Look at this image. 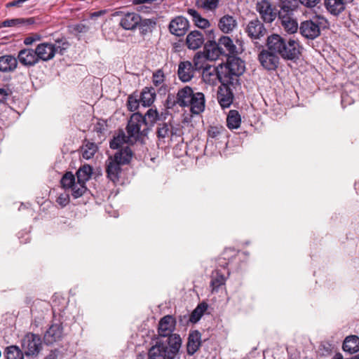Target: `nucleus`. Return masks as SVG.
<instances>
[{"mask_svg": "<svg viewBox=\"0 0 359 359\" xmlns=\"http://www.w3.org/2000/svg\"><path fill=\"white\" fill-rule=\"evenodd\" d=\"M245 72L244 62L235 55L229 57L225 65H220L221 83L231 84L233 88L240 85L239 77Z\"/></svg>", "mask_w": 359, "mask_h": 359, "instance_id": "obj_1", "label": "nucleus"}, {"mask_svg": "<svg viewBox=\"0 0 359 359\" xmlns=\"http://www.w3.org/2000/svg\"><path fill=\"white\" fill-rule=\"evenodd\" d=\"M238 252L233 248H226L218 259V266L222 269H217L212 271L211 275L210 286L212 292H217L218 288L224 285L229 272L226 267L237 255Z\"/></svg>", "mask_w": 359, "mask_h": 359, "instance_id": "obj_2", "label": "nucleus"}, {"mask_svg": "<svg viewBox=\"0 0 359 359\" xmlns=\"http://www.w3.org/2000/svg\"><path fill=\"white\" fill-rule=\"evenodd\" d=\"M145 121V118L139 112L134 113L130 116L126 127L128 140L130 144L135 143L140 136L147 135L149 129Z\"/></svg>", "mask_w": 359, "mask_h": 359, "instance_id": "obj_3", "label": "nucleus"}, {"mask_svg": "<svg viewBox=\"0 0 359 359\" xmlns=\"http://www.w3.org/2000/svg\"><path fill=\"white\" fill-rule=\"evenodd\" d=\"M295 11L280 10L278 12V18L280 20V25L283 29L288 34H294L297 32L299 27L294 16Z\"/></svg>", "mask_w": 359, "mask_h": 359, "instance_id": "obj_4", "label": "nucleus"}, {"mask_svg": "<svg viewBox=\"0 0 359 359\" xmlns=\"http://www.w3.org/2000/svg\"><path fill=\"white\" fill-rule=\"evenodd\" d=\"M320 25L318 18L304 20L299 25V32L306 39H314L320 34Z\"/></svg>", "mask_w": 359, "mask_h": 359, "instance_id": "obj_5", "label": "nucleus"}, {"mask_svg": "<svg viewBox=\"0 0 359 359\" xmlns=\"http://www.w3.org/2000/svg\"><path fill=\"white\" fill-rule=\"evenodd\" d=\"M301 55L300 45L297 40L285 39V45L282 48L279 57L283 60L296 61Z\"/></svg>", "mask_w": 359, "mask_h": 359, "instance_id": "obj_6", "label": "nucleus"}, {"mask_svg": "<svg viewBox=\"0 0 359 359\" xmlns=\"http://www.w3.org/2000/svg\"><path fill=\"white\" fill-rule=\"evenodd\" d=\"M261 65L268 71H275L280 64V57L269 48L263 49L258 55Z\"/></svg>", "mask_w": 359, "mask_h": 359, "instance_id": "obj_7", "label": "nucleus"}, {"mask_svg": "<svg viewBox=\"0 0 359 359\" xmlns=\"http://www.w3.org/2000/svg\"><path fill=\"white\" fill-rule=\"evenodd\" d=\"M245 32L252 40H258L265 36L267 30L257 18L250 20L246 26Z\"/></svg>", "mask_w": 359, "mask_h": 359, "instance_id": "obj_8", "label": "nucleus"}, {"mask_svg": "<svg viewBox=\"0 0 359 359\" xmlns=\"http://www.w3.org/2000/svg\"><path fill=\"white\" fill-rule=\"evenodd\" d=\"M256 10L262 19L266 23L272 22L276 18V12L272 4L267 0H262L256 4Z\"/></svg>", "mask_w": 359, "mask_h": 359, "instance_id": "obj_9", "label": "nucleus"}, {"mask_svg": "<svg viewBox=\"0 0 359 359\" xmlns=\"http://www.w3.org/2000/svg\"><path fill=\"white\" fill-rule=\"evenodd\" d=\"M170 32L177 36H184L189 28V23L183 16H177L172 19L168 26Z\"/></svg>", "mask_w": 359, "mask_h": 359, "instance_id": "obj_10", "label": "nucleus"}, {"mask_svg": "<svg viewBox=\"0 0 359 359\" xmlns=\"http://www.w3.org/2000/svg\"><path fill=\"white\" fill-rule=\"evenodd\" d=\"M353 0H324L326 11L333 16H339Z\"/></svg>", "mask_w": 359, "mask_h": 359, "instance_id": "obj_11", "label": "nucleus"}, {"mask_svg": "<svg viewBox=\"0 0 359 359\" xmlns=\"http://www.w3.org/2000/svg\"><path fill=\"white\" fill-rule=\"evenodd\" d=\"M176 319L171 315H167L161 318L158 322V333L163 337L170 336L175 330Z\"/></svg>", "mask_w": 359, "mask_h": 359, "instance_id": "obj_12", "label": "nucleus"}, {"mask_svg": "<svg viewBox=\"0 0 359 359\" xmlns=\"http://www.w3.org/2000/svg\"><path fill=\"white\" fill-rule=\"evenodd\" d=\"M231 84L222 83L217 91V100L220 106L224 109L230 107L233 100V94Z\"/></svg>", "mask_w": 359, "mask_h": 359, "instance_id": "obj_13", "label": "nucleus"}, {"mask_svg": "<svg viewBox=\"0 0 359 359\" xmlns=\"http://www.w3.org/2000/svg\"><path fill=\"white\" fill-rule=\"evenodd\" d=\"M27 350L24 351V354L27 356H36L42 348V342L41 337L34 334L29 333L26 335Z\"/></svg>", "mask_w": 359, "mask_h": 359, "instance_id": "obj_14", "label": "nucleus"}, {"mask_svg": "<svg viewBox=\"0 0 359 359\" xmlns=\"http://www.w3.org/2000/svg\"><path fill=\"white\" fill-rule=\"evenodd\" d=\"M205 106V100L204 94L201 92H194L186 107L189 108L192 114H199L204 111Z\"/></svg>", "mask_w": 359, "mask_h": 359, "instance_id": "obj_15", "label": "nucleus"}, {"mask_svg": "<svg viewBox=\"0 0 359 359\" xmlns=\"http://www.w3.org/2000/svg\"><path fill=\"white\" fill-rule=\"evenodd\" d=\"M196 69L190 61H182L178 65L177 76L182 82H189L194 76Z\"/></svg>", "mask_w": 359, "mask_h": 359, "instance_id": "obj_16", "label": "nucleus"}, {"mask_svg": "<svg viewBox=\"0 0 359 359\" xmlns=\"http://www.w3.org/2000/svg\"><path fill=\"white\" fill-rule=\"evenodd\" d=\"M359 95V87L353 83H347L344 87V91L341 94V104H350L354 102L357 99V95Z\"/></svg>", "mask_w": 359, "mask_h": 359, "instance_id": "obj_17", "label": "nucleus"}, {"mask_svg": "<svg viewBox=\"0 0 359 359\" xmlns=\"http://www.w3.org/2000/svg\"><path fill=\"white\" fill-rule=\"evenodd\" d=\"M121 165V164L112 156L109 157L106 161L107 176L113 182H116L119 180Z\"/></svg>", "mask_w": 359, "mask_h": 359, "instance_id": "obj_18", "label": "nucleus"}, {"mask_svg": "<svg viewBox=\"0 0 359 359\" xmlns=\"http://www.w3.org/2000/svg\"><path fill=\"white\" fill-rule=\"evenodd\" d=\"M63 327L60 323H55L50 326L44 334L46 344H53L60 340L62 337Z\"/></svg>", "mask_w": 359, "mask_h": 359, "instance_id": "obj_19", "label": "nucleus"}, {"mask_svg": "<svg viewBox=\"0 0 359 359\" xmlns=\"http://www.w3.org/2000/svg\"><path fill=\"white\" fill-rule=\"evenodd\" d=\"M204 35L201 32L195 30L191 32L186 38V44L189 49L196 50L203 45L205 46Z\"/></svg>", "mask_w": 359, "mask_h": 359, "instance_id": "obj_20", "label": "nucleus"}, {"mask_svg": "<svg viewBox=\"0 0 359 359\" xmlns=\"http://www.w3.org/2000/svg\"><path fill=\"white\" fill-rule=\"evenodd\" d=\"M285 39L278 34H273L267 37L266 47L271 51L279 56L283 46L285 45Z\"/></svg>", "mask_w": 359, "mask_h": 359, "instance_id": "obj_21", "label": "nucleus"}, {"mask_svg": "<svg viewBox=\"0 0 359 359\" xmlns=\"http://www.w3.org/2000/svg\"><path fill=\"white\" fill-rule=\"evenodd\" d=\"M223 49L219 47L218 42L209 40L204 46V53L208 60H216L220 55H224Z\"/></svg>", "mask_w": 359, "mask_h": 359, "instance_id": "obj_22", "label": "nucleus"}, {"mask_svg": "<svg viewBox=\"0 0 359 359\" xmlns=\"http://www.w3.org/2000/svg\"><path fill=\"white\" fill-rule=\"evenodd\" d=\"M141 22V17L135 13H128L121 19L120 25L126 30H133Z\"/></svg>", "mask_w": 359, "mask_h": 359, "instance_id": "obj_23", "label": "nucleus"}, {"mask_svg": "<svg viewBox=\"0 0 359 359\" xmlns=\"http://www.w3.org/2000/svg\"><path fill=\"white\" fill-rule=\"evenodd\" d=\"M219 74L220 66L217 67L208 66L203 69L202 78L205 83L210 85H215L217 83V81L221 82V76Z\"/></svg>", "mask_w": 359, "mask_h": 359, "instance_id": "obj_24", "label": "nucleus"}, {"mask_svg": "<svg viewBox=\"0 0 359 359\" xmlns=\"http://www.w3.org/2000/svg\"><path fill=\"white\" fill-rule=\"evenodd\" d=\"M148 355L149 359H156L157 358L161 359H163L164 358H168V346L161 341H157L156 344L149 348Z\"/></svg>", "mask_w": 359, "mask_h": 359, "instance_id": "obj_25", "label": "nucleus"}, {"mask_svg": "<svg viewBox=\"0 0 359 359\" xmlns=\"http://www.w3.org/2000/svg\"><path fill=\"white\" fill-rule=\"evenodd\" d=\"M168 337V358L163 359H174L180 351L182 346V339L178 334H173Z\"/></svg>", "mask_w": 359, "mask_h": 359, "instance_id": "obj_26", "label": "nucleus"}, {"mask_svg": "<svg viewBox=\"0 0 359 359\" xmlns=\"http://www.w3.org/2000/svg\"><path fill=\"white\" fill-rule=\"evenodd\" d=\"M193 93V89L187 86L180 89L174 100V104L181 107H186Z\"/></svg>", "mask_w": 359, "mask_h": 359, "instance_id": "obj_27", "label": "nucleus"}, {"mask_svg": "<svg viewBox=\"0 0 359 359\" xmlns=\"http://www.w3.org/2000/svg\"><path fill=\"white\" fill-rule=\"evenodd\" d=\"M201 334L197 331H193L189 334L188 341L187 344V351L189 355H194L201 344Z\"/></svg>", "mask_w": 359, "mask_h": 359, "instance_id": "obj_28", "label": "nucleus"}, {"mask_svg": "<svg viewBox=\"0 0 359 359\" xmlns=\"http://www.w3.org/2000/svg\"><path fill=\"white\" fill-rule=\"evenodd\" d=\"M219 47L223 50L224 55L231 57L236 55L238 53L237 48L233 44L232 39L227 36H222L218 41Z\"/></svg>", "mask_w": 359, "mask_h": 359, "instance_id": "obj_29", "label": "nucleus"}, {"mask_svg": "<svg viewBox=\"0 0 359 359\" xmlns=\"http://www.w3.org/2000/svg\"><path fill=\"white\" fill-rule=\"evenodd\" d=\"M36 53L39 59L48 61L54 57L55 53L52 43H43L37 46Z\"/></svg>", "mask_w": 359, "mask_h": 359, "instance_id": "obj_30", "label": "nucleus"}, {"mask_svg": "<svg viewBox=\"0 0 359 359\" xmlns=\"http://www.w3.org/2000/svg\"><path fill=\"white\" fill-rule=\"evenodd\" d=\"M318 353L324 357H331L332 359H344L341 353L337 351V348L329 343H323L319 346Z\"/></svg>", "mask_w": 359, "mask_h": 359, "instance_id": "obj_31", "label": "nucleus"}, {"mask_svg": "<svg viewBox=\"0 0 359 359\" xmlns=\"http://www.w3.org/2000/svg\"><path fill=\"white\" fill-rule=\"evenodd\" d=\"M342 348L344 352L353 354L359 351V337L355 335H350L345 338Z\"/></svg>", "mask_w": 359, "mask_h": 359, "instance_id": "obj_32", "label": "nucleus"}, {"mask_svg": "<svg viewBox=\"0 0 359 359\" xmlns=\"http://www.w3.org/2000/svg\"><path fill=\"white\" fill-rule=\"evenodd\" d=\"M236 25V20L233 16L229 15H226L222 17L218 23L219 28L224 33H229L232 32Z\"/></svg>", "mask_w": 359, "mask_h": 359, "instance_id": "obj_33", "label": "nucleus"}, {"mask_svg": "<svg viewBox=\"0 0 359 359\" xmlns=\"http://www.w3.org/2000/svg\"><path fill=\"white\" fill-rule=\"evenodd\" d=\"M187 13L191 16L194 25L201 29L207 28L210 26V22L203 18L201 14L194 8H189Z\"/></svg>", "mask_w": 359, "mask_h": 359, "instance_id": "obj_34", "label": "nucleus"}, {"mask_svg": "<svg viewBox=\"0 0 359 359\" xmlns=\"http://www.w3.org/2000/svg\"><path fill=\"white\" fill-rule=\"evenodd\" d=\"M156 97V92L153 88L145 87L140 95V102L144 107L151 106Z\"/></svg>", "mask_w": 359, "mask_h": 359, "instance_id": "obj_35", "label": "nucleus"}, {"mask_svg": "<svg viewBox=\"0 0 359 359\" xmlns=\"http://www.w3.org/2000/svg\"><path fill=\"white\" fill-rule=\"evenodd\" d=\"M133 157V151L129 147H125L117 151L114 158L121 165H126L130 163Z\"/></svg>", "mask_w": 359, "mask_h": 359, "instance_id": "obj_36", "label": "nucleus"}, {"mask_svg": "<svg viewBox=\"0 0 359 359\" xmlns=\"http://www.w3.org/2000/svg\"><path fill=\"white\" fill-rule=\"evenodd\" d=\"M17 60L15 57L6 55L0 57V71L10 72L17 67Z\"/></svg>", "mask_w": 359, "mask_h": 359, "instance_id": "obj_37", "label": "nucleus"}, {"mask_svg": "<svg viewBox=\"0 0 359 359\" xmlns=\"http://www.w3.org/2000/svg\"><path fill=\"white\" fill-rule=\"evenodd\" d=\"M163 114H159L156 109L152 108L147 110L143 118H145V124L149 129L158 121L162 119Z\"/></svg>", "mask_w": 359, "mask_h": 359, "instance_id": "obj_38", "label": "nucleus"}, {"mask_svg": "<svg viewBox=\"0 0 359 359\" xmlns=\"http://www.w3.org/2000/svg\"><path fill=\"white\" fill-rule=\"evenodd\" d=\"M241 123V116L238 111L230 110L226 118V125L230 130L237 129Z\"/></svg>", "mask_w": 359, "mask_h": 359, "instance_id": "obj_39", "label": "nucleus"}, {"mask_svg": "<svg viewBox=\"0 0 359 359\" xmlns=\"http://www.w3.org/2000/svg\"><path fill=\"white\" fill-rule=\"evenodd\" d=\"M69 46V41L64 36L55 39L54 43H52V47L54 48L55 53H59L61 55L65 53Z\"/></svg>", "mask_w": 359, "mask_h": 359, "instance_id": "obj_40", "label": "nucleus"}, {"mask_svg": "<svg viewBox=\"0 0 359 359\" xmlns=\"http://www.w3.org/2000/svg\"><path fill=\"white\" fill-rule=\"evenodd\" d=\"M93 168L89 165H84L76 172L77 181L80 183H86L91 177Z\"/></svg>", "mask_w": 359, "mask_h": 359, "instance_id": "obj_41", "label": "nucleus"}, {"mask_svg": "<svg viewBox=\"0 0 359 359\" xmlns=\"http://www.w3.org/2000/svg\"><path fill=\"white\" fill-rule=\"evenodd\" d=\"M208 58L206 57V55L204 52L199 51L196 53L194 57V67L196 70L204 69L205 67H208L209 65L206 64Z\"/></svg>", "mask_w": 359, "mask_h": 359, "instance_id": "obj_42", "label": "nucleus"}, {"mask_svg": "<svg viewBox=\"0 0 359 359\" xmlns=\"http://www.w3.org/2000/svg\"><path fill=\"white\" fill-rule=\"evenodd\" d=\"M208 309V304L205 302L199 304L189 316V320L191 323H196L203 316Z\"/></svg>", "mask_w": 359, "mask_h": 359, "instance_id": "obj_43", "label": "nucleus"}, {"mask_svg": "<svg viewBox=\"0 0 359 359\" xmlns=\"http://www.w3.org/2000/svg\"><path fill=\"white\" fill-rule=\"evenodd\" d=\"M97 150V146L93 142H86L82 147V156L85 159L92 158Z\"/></svg>", "mask_w": 359, "mask_h": 359, "instance_id": "obj_44", "label": "nucleus"}, {"mask_svg": "<svg viewBox=\"0 0 359 359\" xmlns=\"http://www.w3.org/2000/svg\"><path fill=\"white\" fill-rule=\"evenodd\" d=\"M37 55L36 49L34 50L24 48V65L31 66L36 64L39 59Z\"/></svg>", "mask_w": 359, "mask_h": 359, "instance_id": "obj_45", "label": "nucleus"}, {"mask_svg": "<svg viewBox=\"0 0 359 359\" xmlns=\"http://www.w3.org/2000/svg\"><path fill=\"white\" fill-rule=\"evenodd\" d=\"M220 0H201L196 2L199 8L207 11H215L219 6Z\"/></svg>", "mask_w": 359, "mask_h": 359, "instance_id": "obj_46", "label": "nucleus"}, {"mask_svg": "<svg viewBox=\"0 0 359 359\" xmlns=\"http://www.w3.org/2000/svg\"><path fill=\"white\" fill-rule=\"evenodd\" d=\"M124 143H130V142L128 140V135L126 136L124 132L121 131L111 140L110 148L117 149Z\"/></svg>", "mask_w": 359, "mask_h": 359, "instance_id": "obj_47", "label": "nucleus"}, {"mask_svg": "<svg viewBox=\"0 0 359 359\" xmlns=\"http://www.w3.org/2000/svg\"><path fill=\"white\" fill-rule=\"evenodd\" d=\"M171 125L168 123H159L157 128L156 134L159 139L164 140L170 138L171 134Z\"/></svg>", "mask_w": 359, "mask_h": 359, "instance_id": "obj_48", "label": "nucleus"}, {"mask_svg": "<svg viewBox=\"0 0 359 359\" xmlns=\"http://www.w3.org/2000/svg\"><path fill=\"white\" fill-rule=\"evenodd\" d=\"M155 25V21L151 19H141V22L138 23L140 32L143 35L151 32Z\"/></svg>", "mask_w": 359, "mask_h": 359, "instance_id": "obj_49", "label": "nucleus"}, {"mask_svg": "<svg viewBox=\"0 0 359 359\" xmlns=\"http://www.w3.org/2000/svg\"><path fill=\"white\" fill-rule=\"evenodd\" d=\"M225 133L226 130L222 126H210L208 130V137L215 140H219Z\"/></svg>", "mask_w": 359, "mask_h": 359, "instance_id": "obj_50", "label": "nucleus"}, {"mask_svg": "<svg viewBox=\"0 0 359 359\" xmlns=\"http://www.w3.org/2000/svg\"><path fill=\"white\" fill-rule=\"evenodd\" d=\"M85 184L86 183H80V182L77 181L71 188L72 196L74 198H78L82 196L87 191V188Z\"/></svg>", "mask_w": 359, "mask_h": 359, "instance_id": "obj_51", "label": "nucleus"}, {"mask_svg": "<svg viewBox=\"0 0 359 359\" xmlns=\"http://www.w3.org/2000/svg\"><path fill=\"white\" fill-rule=\"evenodd\" d=\"M62 187L64 189H71L76 183L75 177L72 172H67L60 180Z\"/></svg>", "mask_w": 359, "mask_h": 359, "instance_id": "obj_52", "label": "nucleus"}, {"mask_svg": "<svg viewBox=\"0 0 359 359\" xmlns=\"http://www.w3.org/2000/svg\"><path fill=\"white\" fill-rule=\"evenodd\" d=\"M299 0H280V10L296 11Z\"/></svg>", "mask_w": 359, "mask_h": 359, "instance_id": "obj_53", "label": "nucleus"}, {"mask_svg": "<svg viewBox=\"0 0 359 359\" xmlns=\"http://www.w3.org/2000/svg\"><path fill=\"white\" fill-rule=\"evenodd\" d=\"M165 74L162 69H158L153 73L152 82L155 86H159L164 83Z\"/></svg>", "mask_w": 359, "mask_h": 359, "instance_id": "obj_54", "label": "nucleus"}, {"mask_svg": "<svg viewBox=\"0 0 359 359\" xmlns=\"http://www.w3.org/2000/svg\"><path fill=\"white\" fill-rule=\"evenodd\" d=\"M20 350L18 346H11L6 348V359H16L19 357Z\"/></svg>", "mask_w": 359, "mask_h": 359, "instance_id": "obj_55", "label": "nucleus"}, {"mask_svg": "<svg viewBox=\"0 0 359 359\" xmlns=\"http://www.w3.org/2000/svg\"><path fill=\"white\" fill-rule=\"evenodd\" d=\"M140 102V99H137L134 95H130L128 97V101H127L128 109L130 111H135V110L137 109Z\"/></svg>", "mask_w": 359, "mask_h": 359, "instance_id": "obj_56", "label": "nucleus"}, {"mask_svg": "<svg viewBox=\"0 0 359 359\" xmlns=\"http://www.w3.org/2000/svg\"><path fill=\"white\" fill-rule=\"evenodd\" d=\"M20 19H11L5 20L0 23V28L1 27H20L21 25Z\"/></svg>", "mask_w": 359, "mask_h": 359, "instance_id": "obj_57", "label": "nucleus"}, {"mask_svg": "<svg viewBox=\"0 0 359 359\" xmlns=\"http://www.w3.org/2000/svg\"><path fill=\"white\" fill-rule=\"evenodd\" d=\"M41 39V36L36 33L31 34L30 35L25 37L24 39V44L31 45L34 42L38 41Z\"/></svg>", "mask_w": 359, "mask_h": 359, "instance_id": "obj_58", "label": "nucleus"}, {"mask_svg": "<svg viewBox=\"0 0 359 359\" xmlns=\"http://www.w3.org/2000/svg\"><path fill=\"white\" fill-rule=\"evenodd\" d=\"M56 202L61 206V207H65L66 206L69 202V194H60L57 200H56Z\"/></svg>", "mask_w": 359, "mask_h": 359, "instance_id": "obj_59", "label": "nucleus"}, {"mask_svg": "<svg viewBox=\"0 0 359 359\" xmlns=\"http://www.w3.org/2000/svg\"><path fill=\"white\" fill-rule=\"evenodd\" d=\"M72 30L76 33H86L89 30L88 26L83 23L73 25Z\"/></svg>", "mask_w": 359, "mask_h": 359, "instance_id": "obj_60", "label": "nucleus"}, {"mask_svg": "<svg viewBox=\"0 0 359 359\" xmlns=\"http://www.w3.org/2000/svg\"><path fill=\"white\" fill-rule=\"evenodd\" d=\"M320 0H299V4L307 7L313 8L315 7Z\"/></svg>", "mask_w": 359, "mask_h": 359, "instance_id": "obj_61", "label": "nucleus"}, {"mask_svg": "<svg viewBox=\"0 0 359 359\" xmlns=\"http://www.w3.org/2000/svg\"><path fill=\"white\" fill-rule=\"evenodd\" d=\"M189 316H187V315H184V316H180L179 317V321L181 324H182L183 325H187L189 322H190V320H189Z\"/></svg>", "mask_w": 359, "mask_h": 359, "instance_id": "obj_62", "label": "nucleus"}, {"mask_svg": "<svg viewBox=\"0 0 359 359\" xmlns=\"http://www.w3.org/2000/svg\"><path fill=\"white\" fill-rule=\"evenodd\" d=\"M7 95L6 91L0 88V103L4 102L6 100Z\"/></svg>", "mask_w": 359, "mask_h": 359, "instance_id": "obj_63", "label": "nucleus"}, {"mask_svg": "<svg viewBox=\"0 0 359 359\" xmlns=\"http://www.w3.org/2000/svg\"><path fill=\"white\" fill-rule=\"evenodd\" d=\"M171 134H170V137H173V136H180V130L177 128H174L172 126H171Z\"/></svg>", "mask_w": 359, "mask_h": 359, "instance_id": "obj_64", "label": "nucleus"}]
</instances>
